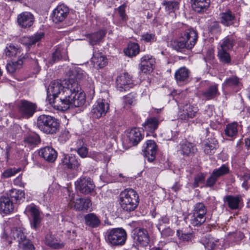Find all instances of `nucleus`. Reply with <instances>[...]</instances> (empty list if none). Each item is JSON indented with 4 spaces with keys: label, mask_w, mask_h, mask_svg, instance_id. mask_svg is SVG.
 <instances>
[{
    "label": "nucleus",
    "mask_w": 250,
    "mask_h": 250,
    "mask_svg": "<svg viewBox=\"0 0 250 250\" xmlns=\"http://www.w3.org/2000/svg\"><path fill=\"white\" fill-rule=\"evenodd\" d=\"M76 82L72 79L65 80L62 83L60 81H53L49 84L47 90V99H55L61 96V94L66 93V91H71L70 88L74 90L76 87Z\"/></svg>",
    "instance_id": "obj_1"
},
{
    "label": "nucleus",
    "mask_w": 250,
    "mask_h": 250,
    "mask_svg": "<svg viewBox=\"0 0 250 250\" xmlns=\"http://www.w3.org/2000/svg\"><path fill=\"white\" fill-rule=\"evenodd\" d=\"M198 39L197 32L193 29L188 28L181 33L179 40H175L171 43L172 47L178 51L186 48L192 49L195 45Z\"/></svg>",
    "instance_id": "obj_2"
},
{
    "label": "nucleus",
    "mask_w": 250,
    "mask_h": 250,
    "mask_svg": "<svg viewBox=\"0 0 250 250\" xmlns=\"http://www.w3.org/2000/svg\"><path fill=\"white\" fill-rule=\"evenodd\" d=\"M37 125L43 132L47 134H56L59 129V122L53 116L41 115L38 118Z\"/></svg>",
    "instance_id": "obj_3"
},
{
    "label": "nucleus",
    "mask_w": 250,
    "mask_h": 250,
    "mask_svg": "<svg viewBox=\"0 0 250 250\" xmlns=\"http://www.w3.org/2000/svg\"><path fill=\"white\" fill-rule=\"evenodd\" d=\"M67 192L69 195L70 202L69 204L71 208L77 211H87L91 206V201L88 198H78V195L77 194V189L75 191L67 188Z\"/></svg>",
    "instance_id": "obj_4"
},
{
    "label": "nucleus",
    "mask_w": 250,
    "mask_h": 250,
    "mask_svg": "<svg viewBox=\"0 0 250 250\" xmlns=\"http://www.w3.org/2000/svg\"><path fill=\"white\" fill-rule=\"evenodd\" d=\"M61 94V96L55 99L49 98V103L54 108L59 111H64L72 107L71 100V91Z\"/></svg>",
    "instance_id": "obj_5"
},
{
    "label": "nucleus",
    "mask_w": 250,
    "mask_h": 250,
    "mask_svg": "<svg viewBox=\"0 0 250 250\" xmlns=\"http://www.w3.org/2000/svg\"><path fill=\"white\" fill-rule=\"evenodd\" d=\"M207 212V208L203 203L196 204L190 217V224L193 226H200L202 225L206 221Z\"/></svg>",
    "instance_id": "obj_6"
},
{
    "label": "nucleus",
    "mask_w": 250,
    "mask_h": 250,
    "mask_svg": "<svg viewBox=\"0 0 250 250\" xmlns=\"http://www.w3.org/2000/svg\"><path fill=\"white\" fill-rule=\"evenodd\" d=\"M107 241L115 246H122L125 243V231L122 228H115L107 231Z\"/></svg>",
    "instance_id": "obj_7"
},
{
    "label": "nucleus",
    "mask_w": 250,
    "mask_h": 250,
    "mask_svg": "<svg viewBox=\"0 0 250 250\" xmlns=\"http://www.w3.org/2000/svg\"><path fill=\"white\" fill-rule=\"evenodd\" d=\"M24 213L32 218L31 221V227L37 229L40 227L42 216L41 212L34 204H30L26 207Z\"/></svg>",
    "instance_id": "obj_8"
},
{
    "label": "nucleus",
    "mask_w": 250,
    "mask_h": 250,
    "mask_svg": "<svg viewBox=\"0 0 250 250\" xmlns=\"http://www.w3.org/2000/svg\"><path fill=\"white\" fill-rule=\"evenodd\" d=\"M19 112L24 118L31 117L36 111L37 105L35 104L26 100L20 101L18 104Z\"/></svg>",
    "instance_id": "obj_9"
},
{
    "label": "nucleus",
    "mask_w": 250,
    "mask_h": 250,
    "mask_svg": "<svg viewBox=\"0 0 250 250\" xmlns=\"http://www.w3.org/2000/svg\"><path fill=\"white\" fill-rule=\"evenodd\" d=\"M109 109V104L104 99H98L93 105L91 113L94 117L100 118L104 116Z\"/></svg>",
    "instance_id": "obj_10"
},
{
    "label": "nucleus",
    "mask_w": 250,
    "mask_h": 250,
    "mask_svg": "<svg viewBox=\"0 0 250 250\" xmlns=\"http://www.w3.org/2000/svg\"><path fill=\"white\" fill-rule=\"evenodd\" d=\"M157 150L154 141L147 140L144 144L142 151L143 156L147 158L148 161L151 162L155 159Z\"/></svg>",
    "instance_id": "obj_11"
},
{
    "label": "nucleus",
    "mask_w": 250,
    "mask_h": 250,
    "mask_svg": "<svg viewBox=\"0 0 250 250\" xmlns=\"http://www.w3.org/2000/svg\"><path fill=\"white\" fill-rule=\"evenodd\" d=\"M133 239L142 246H147L149 241V236L147 231L143 228H136L132 231Z\"/></svg>",
    "instance_id": "obj_12"
},
{
    "label": "nucleus",
    "mask_w": 250,
    "mask_h": 250,
    "mask_svg": "<svg viewBox=\"0 0 250 250\" xmlns=\"http://www.w3.org/2000/svg\"><path fill=\"white\" fill-rule=\"evenodd\" d=\"M155 63V59L150 55H145L141 57L139 68L142 73L147 74L152 72Z\"/></svg>",
    "instance_id": "obj_13"
},
{
    "label": "nucleus",
    "mask_w": 250,
    "mask_h": 250,
    "mask_svg": "<svg viewBox=\"0 0 250 250\" xmlns=\"http://www.w3.org/2000/svg\"><path fill=\"white\" fill-rule=\"evenodd\" d=\"M229 172V167L224 164L218 168L215 169L212 171L210 176L207 179L206 185L208 187H212L218 179L228 173Z\"/></svg>",
    "instance_id": "obj_14"
},
{
    "label": "nucleus",
    "mask_w": 250,
    "mask_h": 250,
    "mask_svg": "<svg viewBox=\"0 0 250 250\" xmlns=\"http://www.w3.org/2000/svg\"><path fill=\"white\" fill-rule=\"evenodd\" d=\"M77 86L74 88V90L72 89L71 95L70 98L71 100V103L72 107H80L84 105L85 103V95L83 92H79V90L80 89L78 83L76 82Z\"/></svg>",
    "instance_id": "obj_15"
},
{
    "label": "nucleus",
    "mask_w": 250,
    "mask_h": 250,
    "mask_svg": "<svg viewBox=\"0 0 250 250\" xmlns=\"http://www.w3.org/2000/svg\"><path fill=\"white\" fill-rule=\"evenodd\" d=\"M69 8L64 4L58 5L53 11V21L55 23L63 21L69 14Z\"/></svg>",
    "instance_id": "obj_16"
},
{
    "label": "nucleus",
    "mask_w": 250,
    "mask_h": 250,
    "mask_svg": "<svg viewBox=\"0 0 250 250\" xmlns=\"http://www.w3.org/2000/svg\"><path fill=\"white\" fill-rule=\"evenodd\" d=\"M126 194V210H134L139 203V196L132 188L129 189Z\"/></svg>",
    "instance_id": "obj_17"
},
{
    "label": "nucleus",
    "mask_w": 250,
    "mask_h": 250,
    "mask_svg": "<svg viewBox=\"0 0 250 250\" xmlns=\"http://www.w3.org/2000/svg\"><path fill=\"white\" fill-rule=\"evenodd\" d=\"M127 137L128 143L131 146H136L143 139L144 136L142 134L139 129L134 127L127 132Z\"/></svg>",
    "instance_id": "obj_18"
},
{
    "label": "nucleus",
    "mask_w": 250,
    "mask_h": 250,
    "mask_svg": "<svg viewBox=\"0 0 250 250\" xmlns=\"http://www.w3.org/2000/svg\"><path fill=\"white\" fill-rule=\"evenodd\" d=\"M17 21L21 27L25 28L33 25L34 17L31 13L23 12L18 16Z\"/></svg>",
    "instance_id": "obj_19"
},
{
    "label": "nucleus",
    "mask_w": 250,
    "mask_h": 250,
    "mask_svg": "<svg viewBox=\"0 0 250 250\" xmlns=\"http://www.w3.org/2000/svg\"><path fill=\"white\" fill-rule=\"evenodd\" d=\"M198 111L197 107L190 104H186L183 106L182 111L180 112L179 118L183 120L192 118L196 116Z\"/></svg>",
    "instance_id": "obj_20"
},
{
    "label": "nucleus",
    "mask_w": 250,
    "mask_h": 250,
    "mask_svg": "<svg viewBox=\"0 0 250 250\" xmlns=\"http://www.w3.org/2000/svg\"><path fill=\"white\" fill-rule=\"evenodd\" d=\"M14 205L13 201L8 197L2 196L0 197V212L9 214L14 211Z\"/></svg>",
    "instance_id": "obj_21"
},
{
    "label": "nucleus",
    "mask_w": 250,
    "mask_h": 250,
    "mask_svg": "<svg viewBox=\"0 0 250 250\" xmlns=\"http://www.w3.org/2000/svg\"><path fill=\"white\" fill-rule=\"evenodd\" d=\"M106 57L102 53L95 51L91 58V62L93 66L96 69L102 68L104 67L107 63Z\"/></svg>",
    "instance_id": "obj_22"
},
{
    "label": "nucleus",
    "mask_w": 250,
    "mask_h": 250,
    "mask_svg": "<svg viewBox=\"0 0 250 250\" xmlns=\"http://www.w3.org/2000/svg\"><path fill=\"white\" fill-rule=\"evenodd\" d=\"M25 229L23 227L14 228L11 230L9 237L19 243V245L26 239Z\"/></svg>",
    "instance_id": "obj_23"
},
{
    "label": "nucleus",
    "mask_w": 250,
    "mask_h": 250,
    "mask_svg": "<svg viewBox=\"0 0 250 250\" xmlns=\"http://www.w3.org/2000/svg\"><path fill=\"white\" fill-rule=\"evenodd\" d=\"M190 74V71L186 67H181L176 71L175 79L178 83H187Z\"/></svg>",
    "instance_id": "obj_24"
},
{
    "label": "nucleus",
    "mask_w": 250,
    "mask_h": 250,
    "mask_svg": "<svg viewBox=\"0 0 250 250\" xmlns=\"http://www.w3.org/2000/svg\"><path fill=\"white\" fill-rule=\"evenodd\" d=\"M63 166L68 168L75 169L80 165L76 156L72 154H64L62 159Z\"/></svg>",
    "instance_id": "obj_25"
},
{
    "label": "nucleus",
    "mask_w": 250,
    "mask_h": 250,
    "mask_svg": "<svg viewBox=\"0 0 250 250\" xmlns=\"http://www.w3.org/2000/svg\"><path fill=\"white\" fill-rule=\"evenodd\" d=\"M39 154L49 162H54L57 156V152L51 147H45L40 149Z\"/></svg>",
    "instance_id": "obj_26"
},
{
    "label": "nucleus",
    "mask_w": 250,
    "mask_h": 250,
    "mask_svg": "<svg viewBox=\"0 0 250 250\" xmlns=\"http://www.w3.org/2000/svg\"><path fill=\"white\" fill-rule=\"evenodd\" d=\"M224 201L227 203L229 208L233 210L239 208V205L242 201V198L240 195H227L224 197Z\"/></svg>",
    "instance_id": "obj_27"
},
{
    "label": "nucleus",
    "mask_w": 250,
    "mask_h": 250,
    "mask_svg": "<svg viewBox=\"0 0 250 250\" xmlns=\"http://www.w3.org/2000/svg\"><path fill=\"white\" fill-rule=\"evenodd\" d=\"M44 37L43 33H37L32 36L23 37L21 39V42L28 47L40 42Z\"/></svg>",
    "instance_id": "obj_28"
},
{
    "label": "nucleus",
    "mask_w": 250,
    "mask_h": 250,
    "mask_svg": "<svg viewBox=\"0 0 250 250\" xmlns=\"http://www.w3.org/2000/svg\"><path fill=\"white\" fill-rule=\"evenodd\" d=\"M218 147V143L215 139H208L204 144V152L207 155H212L215 152Z\"/></svg>",
    "instance_id": "obj_29"
},
{
    "label": "nucleus",
    "mask_w": 250,
    "mask_h": 250,
    "mask_svg": "<svg viewBox=\"0 0 250 250\" xmlns=\"http://www.w3.org/2000/svg\"><path fill=\"white\" fill-rule=\"evenodd\" d=\"M192 9L198 12L206 11L210 4V0H191Z\"/></svg>",
    "instance_id": "obj_30"
},
{
    "label": "nucleus",
    "mask_w": 250,
    "mask_h": 250,
    "mask_svg": "<svg viewBox=\"0 0 250 250\" xmlns=\"http://www.w3.org/2000/svg\"><path fill=\"white\" fill-rule=\"evenodd\" d=\"M196 148L194 145L187 141H184L180 144V149L181 153L185 156H191L194 154Z\"/></svg>",
    "instance_id": "obj_31"
},
{
    "label": "nucleus",
    "mask_w": 250,
    "mask_h": 250,
    "mask_svg": "<svg viewBox=\"0 0 250 250\" xmlns=\"http://www.w3.org/2000/svg\"><path fill=\"white\" fill-rule=\"evenodd\" d=\"M84 220L85 224L92 228L99 227L101 224L100 219L94 213H88L84 215Z\"/></svg>",
    "instance_id": "obj_32"
},
{
    "label": "nucleus",
    "mask_w": 250,
    "mask_h": 250,
    "mask_svg": "<svg viewBox=\"0 0 250 250\" xmlns=\"http://www.w3.org/2000/svg\"><path fill=\"white\" fill-rule=\"evenodd\" d=\"M220 95L218 89V84L210 85L206 90L202 92V95L207 100L215 98Z\"/></svg>",
    "instance_id": "obj_33"
},
{
    "label": "nucleus",
    "mask_w": 250,
    "mask_h": 250,
    "mask_svg": "<svg viewBox=\"0 0 250 250\" xmlns=\"http://www.w3.org/2000/svg\"><path fill=\"white\" fill-rule=\"evenodd\" d=\"M7 195L17 203H20L25 198L24 190L19 188H11L9 190Z\"/></svg>",
    "instance_id": "obj_34"
},
{
    "label": "nucleus",
    "mask_w": 250,
    "mask_h": 250,
    "mask_svg": "<svg viewBox=\"0 0 250 250\" xmlns=\"http://www.w3.org/2000/svg\"><path fill=\"white\" fill-rule=\"evenodd\" d=\"M236 40L235 38L232 36H228L223 39L219 48L226 50H231L236 44Z\"/></svg>",
    "instance_id": "obj_35"
},
{
    "label": "nucleus",
    "mask_w": 250,
    "mask_h": 250,
    "mask_svg": "<svg viewBox=\"0 0 250 250\" xmlns=\"http://www.w3.org/2000/svg\"><path fill=\"white\" fill-rule=\"evenodd\" d=\"M159 124L158 119L155 117H151L147 119L143 124V126L146 131L153 132L158 128Z\"/></svg>",
    "instance_id": "obj_36"
},
{
    "label": "nucleus",
    "mask_w": 250,
    "mask_h": 250,
    "mask_svg": "<svg viewBox=\"0 0 250 250\" xmlns=\"http://www.w3.org/2000/svg\"><path fill=\"white\" fill-rule=\"evenodd\" d=\"M76 188H92L95 187L92 179L87 176L81 177L75 182Z\"/></svg>",
    "instance_id": "obj_37"
},
{
    "label": "nucleus",
    "mask_w": 250,
    "mask_h": 250,
    "mask_svg": "<svg viewBox=\"0 0 250 250\" xmlns=\"http://www.w3.org/2000/svg\"><path fill=\"white\" fill-rule=\"evenodd\" d=\"M106 34L104 30H100L88 35L89 43L92 45L99 44Z\"/></svg>",
    "instance_id": "obj_38"
},
{
    "label": "nucleus",
    "mask_w": 250,
    "mask_h": 250,
    "mask_svg": "<svg viewBox=\"0 0 250 250\" xmlns=\"http://www.w3.org/2000/svg\"><path fill=\"white\" fill-rule=\"evenodd\" d=\"M45 243L46 245L53 249H59L64 245L62 243H60L53 235L47 234L45 237Z\"/></svg>",
    "instance_id": "obj_39"
},
{
    "label": "nucleus",
    "mask_w": 250,
    "mask_h": 250,
    "mask_svg": "<svg viewBox=\"0 0 250 250\" xmlns=\"http://www.w3.org/2000/svg\"><path fill=\"white\" fill-rule=\"evenodd\" d=\"M22 58L23 57L20 56L18 61H11L8 62L6 66L7 71L10 73H13L21 68L23 64Z\"/></svg>",
    "instance_id": "obj_40"
},
{
    "label": "nucleus",
    "mask_w": 250,
    "mask_h": 250,
    "mask_svg": "<svg viewBox=\"0 0 250 250\" xmlns=\"http://www.w3.org/2000/svg\"><path fill=\"white\" fill-rule=\"evenodd\" d=\"M220 16L221 22L227 26H229L232 23V21L235 17L230 10L221 13Z\"/></svg>",
    "instance_id": "obj_41"
},
{
    "label": "nucleus",
    "mask_w": 250,
    "mask_h": 250,
    "mask_svg": "<svg viewBox=\"0 0 250 250\" xmlns=\"http://www.w3.org/2000/svg\"><path fill=\"white\" fill-rule=\"evenodd\" d=\"M140 52L138 44L135 42H130L126 49V56L129 57L136 56Z\"/></svg>",
    "instance_id": "obj_42"
},
{
    "label": "nucleus",
    "mask_w": 250,
    "mask_h": 250,
    "mask_svg": "<svg viewBox=\"0 0 250 250\" xmlns=\"http://www.w3.org/2000/svg\"><path fill=\"white\" fill-rule=\"evenodd\" d=\"M217 56L220 61L224 63H229L231 61L230 56L228 50L218 48Z\"/></svg>",
    "instance_id": "obj_43"
},
{
    "label": "nucleus",
    "mask_w": 250,
    "mask_h": 250,
    "mask_svg": "<svg viewBox=\"0 0 250 250\" xmlns=\"http://www.w3.org/2000/svg\"><path fill=\"white\" fill-rule=\"evenodd\" d=\"M237 127L238 124L237 123L228 124L225 130V134L231 137L236 136L238 133Z\"/></svg>",
    "instance_id": "obj_44"
},
{
    "label": "nucleus",
    "mask_w": 250,
    "mask_h": 250,
    "mask_svg": "<svg viewBox=\"0 0 250 250\" xmlns=\"http://www.w3.org/2000/svg\"><path fill=\"white\" fill-rule=\"evenodd\" d=\"M4 52L7 57H12L19 56L21 53V50L16 46L10 44L6 47Z\"/></svg>",
    "instance_id": "obj_45"
},
{
    "label": "nucleus",
    "mask_w": 250,
    "mask_h": 250,
    "mask_svg": "<svg viewBox=\"0 0 250 250\" xmlns=\"http://www.w3.org/2000/svg\"><path fill=\"white\" fill-rule=\"evenodd\" d=\"M162 4L165 6L166 10L169 13L174 12L179 8V3L176 1H166L162 2Z\"/></svg>",
    "instance_id": "obj_46"
},
{
    "label": "nucleus",
    "mask_w": 250,
    "mask_h": 250,
    "mask_svg": "<svg viewBox=\"0 0 250 250\" xmlns=\"http://www.w3.org/2000/svg\"><path fill=\"white\" fill-rule=\"evenodd\" d=\"M65 52V51L64 49H62L61 48H57L52 54V58L49 61V63L52 64L60 61L62 57V54H64Z\"/></svg>",
    "instance_id": "obj_47"
},
{
    "label": "nucleus",
    "mask_w": 250,
    "mask_h": 250,
    "mask_svg": "<svg viewBox=\"0 0 250 250\" xmlns=\"http://www.w3.org/2000/svg\"><path fill=\"white\" fill-rule=\"evenodd\" d=\"M24 142L29 146H35L40 143V138L37 134H32L25 137Z\"/></svg>",
    "instance_id": "obj_48"
},
{
    "label": "nucleus",
    "mask_w": 250,
    "mask_h": 250,
    "mask_svg": "<svg viewBox=\"0 0 250 250\" xmlns=\"http://www.w3.org/2000/svg\"><path fill=\"white\" fill-rule=\"evenodd\" d=\"M116 88L120 91L125 90V73H123L118 76L116 79Z\"/></svg>",
    "instance_id": "obj_49"
},
{
    "label": "nucleus",
    "mask_w": 250,
    "mask_h": 250,
    "mask_svg": "<svg viewBox=\"0 0 250 250\" xmlns=\"http://www.w3.org/2000/svg\"><path fill=\"white\" fill-rule=\"evenodd\" d=\"M239 83V79L234 76L227 79L223 83V85L228 87L236 86L238 85Z\"/></svg>",
    "instance_id": "obj_50"
},
{
    "label": "nucleus",
    "mask_w": 250,
    "mask_h": 250,
    "mask_svg": "<svg viewBox=\"0 0 250 250\" xmlns=\"http://www.w3.org/2000/svg\"><path fill=\"white\" fill-rule=\"evenodd\" d=\"M73 74L76 80H74L73 78L71 77L69 79H72L74 81H76L77 83L78 80H80L86 77V73L81 69L78 68L74 69L73 71Z\"/></svg>",
    "instance_id": "obj_51"
},
{
    "label": "nucleus",
    "mask_w": 250,
    "mask_h": 250,
    "mask_svg": "<svg viewBox=\"0 0 250 250\" xmlns=\"http://www.w3.org/2000/svg\"><path fill=\"white\" fill-rule=\"evenodd\" d=\"M19 247L22 250H35L33 245L27 239L20 243Z\"/></svg>",
    "instance_id": "obj_52"
},
{
    "label": "nucleus",
    "mask_w": 250,
    "mask_h": 250,
    "mask_svg": "<svg viewBox=\"0 0 250 250\" xmlns=\"http://www.w3.org/2000/svg\"><path fill=\"white\" fill-rule=\"evenodd\" d=\"M206 178V174L203 173H200L197 175L194 178V186L199 187L200 184L204 183Z\"/></svg>",
    "instance_id": "obj_53"
},
{
    "label": "nucleus",
    "mask_w": 250,
    "mask_h": 250,
    "mask_svg": "<svg viewBox=\"0 0 250 250\" xmlns=\"http://www.w3.org/2000/svg\"><path fill=\"white\" fill-rule=\"evenodd\" d=\"M169 218L167 216H164L159 219L158 223L157 225V227L158 229H160L166 227V225L169 223Z\"/></svg>",
    "instance_id": "obj_54"
},
{
    "label": "nucleus",
    "mask_w": 250,
    "mask_h": 250,
    "mask_svg": "<svg viewBox=\"0 0 250 250\" xmlns=\"http://www.w3.org/2000/svg\"><path fill=\"white\" fill-rule=\"evenodd\" d=\"M20 168H9L4 171L2 174V176L4 178H9L11 176H14L20 171Z\"/></svg>",
    "instance_id": "obj_55"
},
{
    "label": "nucleus",
    "mask_w": 250,
    "mask_h": 250,
    "mask_svg": "<svg viewBox=\"0 0 250 250\" xmlns=\"http://www.w3.org/2000/svg\"><path fill=\"white\" fill-rule=\"evenodd\" d=\"M142 39L146 42H152L156 40L155 34L148 33L144 34L142 36Z\"/></svg>",
    "instance_id": "obj_56"
},
{
    "label": "nucleus",
    "mask_w": 250,
    "mask_h": 250,
    "mask_svg": "<svg viewBox=\"0 0 250 250\" xmlns=\"http://www.w3.org/2000/svg\"><path fill=\"white\" fill-rule=\"evenodd\" d=\"M159 230L163 237L172 236L174 233V231L169 227H164Z\"/></svg>",
    "instance_id": "obj_57"
},
{
    "label": "nucleus",
    "mask_w": 250,
    "mask_h": 250,
    "mask_svg": "<svg viewBox=\"0 0 250 250\" xmlns=\"http://www.w3.org/2000/svg\"><path fill=\"white\" fill-rule=\"evenodd\" d=\"M85 90L91 96H93L94 95L95 86L92 81L89 83V86L85 87Z\"/></svg>",
    "instance_id": "obj_58"
},
{
    "label": "nucleus",
    "mask_w": 250,
    "mask_h": 250,
    "mask_svg": "<svg viewBox=\"0 0 250 250\" xmlns=\"http://www.w3.org/2000/svg\"><path fill=\"white\" fill-rule=\"evenodd\" d=\"M193 237L192 233H182L180 237V239L184 241H191Z\"/></svg>",
    "instance_id": "obj_59"
},
{
    "label": "nucleus",
    "mask_w": 250,
    "mask_h": 250,
    "mask_svg": "<svg viewBox=\"0 0 250 250\" xmlns=\"http://www.w3.org/2000/svg\"><path fill=\"white\" fill-rule=\"evenodd\" d=\"M78 153L79 155L83 157H85L88 153V149L86 147H81L78 149L77 150Z\"/></svg>",
    "instance_id": "obj_60"
},
{
    "label": "nucleus",
    "mask_w": 250,
    "mask_h": 250,
    "mask_svg": "<svg viewBox=\"0 0 250 250\" xmlns=\"http://www.w3.org/2000/svg\"><path fill=\"white\" fill-rule=\"evenodd\" d=\"M134 94H129L127 96H126V104L128 103L129 104H132L134 101Z\"/></svg>",
    "instance_id": "obj_61"
},
{
    "label": "nucleus",
    "mask_w": 250,
    "mask_h": 250,
    "mask_svg": "<svg viewBox=\"0 0 250 250\" xmlns=\"http://www.w3.org/2000/svg\"><path fill=\"white\" fill-rule=\"evenodd\" d=\"M118 11L120 17L124 19L125 17V6L124 4L122 5L118 8Z\"/></svg>",
    "instance_id": "obj_62"
},
{
    "label": "nucleus",
    "mask_w": 250,
    "mask_h": 250,
    "mask_svg": "<svg viewBox=\"0 0 250 250\" xmlns=\"http://www.w3.org/2000/svg\"><path fill=\"white\" fill-rule=\"evenodd\" d=\"M14 183L15 186H19V187H24V184L21 181V177L19 176L17 178H16L14 181Z\"/></svg>",
    "instance_id": "obj_63"
},
{
    "label": "nucleus",
    "mask_w": 250,
    "mask_h": 250,
    "mask_svg": "<svg viewBox=\"0 0 250 250\" xmlns=\"http://www.w3.org/2000/svg\"><path fill=\"white\" fill-rule=\"evenodd\" d=\"M132 84V77L126 73V85H129V87H131Z\"/></svg>",
    "instance_id": "obj_64"
}]
</instances>
